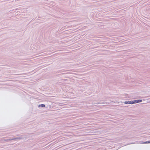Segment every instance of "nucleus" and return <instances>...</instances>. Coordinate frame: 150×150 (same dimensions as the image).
Returning a JSON list of instances; mask_svg holds the SVG:
<instances>
[{
	"label": "nucleus",
	"mask_w": 150,
	"mask_h": 150,
	"mask_svg": "<svg viewBox=\"0 0 150 150\" xmlns=\"http://www.w3.org/2000/svg\"><path fill=\"white\" fill-rule=\"evenodd\" d=\"M142 100H135L134 101H132V104H135L137 103H139L140 102H142Z\"/></svg>",
	"instance_id": "obj_1"
},
{
	"label": "nucleus",
	"mask_w": 150,
	"mask_h": 150,
	"mask_svg": "<svg viewBox=\"0 0 150 150\" xmlns=\"http://www.w3.org/2000/svg\"><path fill=\"white\" fill-rule=\"evenodd\" d=\"M22 138L20 136L19 137H14L13 138V140H17V139H22Z\"/></svg>",
	"instance_id": "obj_2"
},
{
	"label": "nucleus",
	"mask_w": 150,
	"mask_h": 150,
	"mask_svg": "<svg viewBox=\"0 0 150 150\" xmlns=\"http://www.w3.org/2000/svg\"><path fill=\"white\" fill-rule=\"evenodd\" d=\"M132 101H125L124 102L126 104H133L132 103Z\"/></svg>",
	"instance_id": "obj_3"
},
{
	"label": "nucleus",
	"mask_w": 150,
	"mask_h": 150,
	"mask_svg": "<svg viewBox=\"0 0 150 150\" xmlns=\"http://www.w3.org/2000/svg\"><path fill=\"white\" fill-rule=\"evenodd\" d=\"M38 107L39 108V107H45V105L44 104H40V105H38Z\"/></svg>",
	"instance_id": "obj_4"
},
{
	"label": "nucleus",
	"mask_w": 150,
	"mask_h": 150,
	"mask_svg": "<svg viewBox=\"0 0 150 150\" xmlns=\"http://www.w3.org/2000/svg\"><path fill=\"white\" fill-rule=\"evenodd\" d=\"M13 140V138L12 139H5V141H11V140Z\"/></svg>",
	"instance_id": "obj_5"
},
{
	"label": "nucleus",
	"mask_w": 150,
	"mask_h": 150,
	"mask_svg": "<svg viewBox=\"0 0 150 150\" xmlns=\"http://www.w3.org/2000/svg\"><path fill=\"white\" fill-rule=\"evenodd\" d=\"M150 143V140L149 141H147L146 142H145L143 143V144H147V143Z\"/></svg>",
	"instance_id": "obj_6"
}]
</instances>
